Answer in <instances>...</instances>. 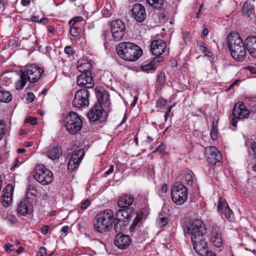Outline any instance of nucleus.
<instances>
[{"label": "nucleus", "mask_w": 256, "mask_h": 256, "mask_svg": "<svg viewBox=\"0 0 256 256\" xmlns=\"http://www.w3.org/2000/svg\"><path fill=\"white\" fill-rule=\"evenodd\" d=\"M147 4L150 6L158 10L162 8L164 0H146Z\"/></svg>", "instance_id": "f704fd0d"}, {"label": "nucleus", "mask_w": 256, "mask_h": 256, "mask_svg": "<svg viewBox=\"0 0 256 256\" xmlns=\"http://www.w3.org/2000/svg\"><path fill=\"white\" fill-rule=\"evenodd\" d=\"M184 179L186 184L192 185L193 182L192 174L188 172L185 174Z\"/></svg>", "instance_id": "c03bdc74"}, {"label": "nucleus", "mask_w": 256, "mask_h": 256, "mask_svg": "<svg viewBox=\"0 0 256 256\" xmlns=\"http://www.w3.org/2000/svg\"><path fill=\"white\" fill-rule=\"evenodd\" d=\"M68 230H69V226H65L61 228L60 232L66 234L68 232Z\"/></svg>", "instance_id": "0e129e2a"}, {"label": "nucleus", "mask_w": 256, "mask_h": 256, "mask_svg": "<svg viewBox=\"0 0 256 256\" xmlns=\"http://www.w3.org/2000/svg\"><path fill=\"white\" fill-rule=\"evenodd\" d=\"M244 241L246 242V244L248 246L256 244V240L250 236L246 237Z\"/></svg>", "instance_id": "37998d69"}, {"label": "nucleus", "mask_w": 256, "mask_h": 256, "mask_svg": "<svg viewBox=\"0 0 256 256\" xmlns=\"http://www.w3.org/2000/svg\"><path fill=\"white\" fill-rule=\"evenodd\" d=\"M44 70L35 64H32L26 66L24 70L22 71L20 78L16 83V88L18 90H22L28 80L30 82H36L40 78Z\"/></svg>", "instance_id": "7ed1b4c3"}, {"label": "nucleus", "mask_w": 256, "mask_h": 256, "mask_svg": "<svg viewBox=\"0 0 256 256\" xmlns=\"http://www.w3.org/2000/svg\"><path fill=\"white\" fill-rule=\"evenodd\" d=\"M208 30L207 28H204L202 31V36H206L208 35Z\"/></svg>", "instance_id": "774afa93"}, {"label": "nucleus", "mask_w": 256, "mask_h": 256, "mask_svg": "<svg viewBox=\"0 0 256 256\" xmlns=\"http://www.w3.org/2000/svg\"><path fill=\"white\" fill-rule=\"evenodd\" d=\"M82 16H76L70 20L69 22L70 26H74L78 22L82 21Z\"/></svg>", "instance_id": "a18cd8bd"}, {"label": "nucleus", "mask_w": 256, "mask_h": 256, "mask_svg": "<svg viewBox=\"0 0 256 256\" xmlns=\"http://www.w3.org/2000/svg\"><path fill=\"white\" fill-rule=\"evenodd\" d=\"M108 114L104 110L102 105L95 104L92 108L88 112L87 116L90 122L98 121L102 122L106 121Z\"/></svg>", "instance_id": "9d476101"}, {"label": "nucleus", "mask_w": 256, "mask_h": 256, "mask_svg": "<svg viewBox=\"0 0 256 256\" xmlns=\"http://www.w3.org/2000/svg\"><path fill=\"white\" fill-rule=\"evenodd\" d=\"M30 0H22L21 4L23 6H28L30 4Z\"/></svg>", "instance_id": "e2e57ef3"}, {"label": "nucleus", "mask_w": 256, "mask_h": 256, "mask_svg": "<svg viewBox=\"0 0 256 256\" xmlns=\"http://www.w3.org/2000/svg\"><path fill=\"white\" fill-rule=\"evenodd\" d=\"M33 176L34 180L43 186L50 184L54 179L52 172L44 164H38L35 167Z\"/></svg>", "instance_id": "423d86ee"}, {"label": "nucleus", "mask_w": 256, "mask_h": 256, "mask_svg": "<svg viewBox=\"0 0 256 256\" xmlns=\"http://www.w3.org/2000/svg\"><path fill=\"white\" fill-rule=\"evenodd\" d=\"M210 240L214 246L216 248H220L223 246V241L220 232L216 228H212V229Z\"/></svg>", "instance_id": "b1692460"}, {"label": "nucleus", "mask_w": 256, "mask_h": 256, "mask_svg": "<svg viewBox=\"0 0 256 256\" xmlns=\"http://www.w3.org/2000/svg\"><path fill=\"white\" fill-rule=\"evenodd\" d=\"M184 232L188 234L192 235L191 238L193 236L198 237V236L204 234L206 232V228L203 222L200 219H194L190 220L186 224V228Z\"/></svg>", "instance_id": "6e6552de"}, {"label": "nucleus", "mask_w": 256, "mask_h": 256, "mask_svg": "<svg viewBox=\"0 0 256 256\" xmlns=\"http://www.w3.org/2000/svg\"><path fill=\"white\" fill-rule=\"evenodd\" d=\"M161 190L164 193H166L168 191V186L166 184H162L161 187Z\"/></svg>", "instance_id": "052dcab7"}, {"label": "nucleus", "mask_w": 256, "mask_h": 256, "mask_svg": "<svg viewBox=\"0 0 256 256\" xmlns=\"http://www.w3.org/2000/svg\"><path fill=\"white\" fill-rule=\"evenodd\" d=\"M70 33L72 36L76 37L79 36L81 32V30L74 26H70Z\"/></svg>", "instance_id": "a19ab883"}, {"label": "nucleus", "mask_w": 256, "mask_h": 256, "mask_svg": "<svg viewBox=\"0 0 256 256\" xmlns=\"http://www.w3.org/2000/svg\"><path fill=\"white\" fill-rule=\"evenodd\" d=\"M6 125L4 120L0 119V140L2 139L6 133Z\"/></svg>", "instance_id": "79ce46f5"}, {"label": "nucleus", "mask_w": 256, "mask_h": 256, "mask_svg": "<svg viewBox=\"0 0 256 256\" xmlns=\"http://www.w3.org/2000/svg\"><path fill=\"white\" fill-rule=\"evenodd\" d=\"M26 122H29L32 124L34 125L37 123V119L35 118H30L28 119H26Z\"/></svg>", "instance_id": "5fc2aeb1"}, {"label": "nucleus", "mask_w": 256, "mask_h": 256, "mask_svg": "<svg viewBox=\"0 0 256 256\" xmlns=\"http://www.w3.org/2000/svg\"><path fill=\"white\" fill-rule=\"evenodd\" d=\"M197 46L198 50L206 56L209 58H212L214 56L212 52L207 48L206 44L202 42H198Z\"/></svg>", "instance_id": "473e14b6"}, {"label": "nucleus", "mask_w": 256, "mask_h": 256, "mask_svg": "<svg viewBox=\"0 0 256 256\" xmlns=\"http://www.w3.org/2000/svg\"><path fill=\"white\" fill-rule=\"evenodd\" d=\"M90 202L89 200H86L83 202L81 204L80 208L82 210H86L90 205Z\"/></svg>", "instance_id": "8fccbe9b"}, {"label": "nucleus", "mask_w": 256, "mask_h": 256, "mask_svg": "<svg viewBox=\"0 0 256 256\" xmlns=\"http://www.w3.org/2000/svg\"><path fill=\"white\" fill-rule=\"evenodd\" d=\"M150 50L155 57H160L166 50V42L162 40H154L150 46Z\"/></svg>", "instance_id": "4468645a"}, {"label": "nucleus", "mask_w": 256, "mask_h": 256, "mask_svg": "<svg viewBox=\"0 0 256 256\" xmlns=\"http://www.w3.org/2000/svg\"><path fill=\"white\" fill-rule=\"evenodd\" d=\"M131 239L129 236L122 233L118 234L114 240V244L120 249H126L131 244Z\"/></svg>", "instance_id": "a211bd4d"}, {"label": "nucleus", "mask_w": 256, "mask_h": 256, "mask_svg": "<svg viewBox=\"0 0 256 256\" xmlns=\"http://www.w3.org/2000/svg\"><path fill=\"white\" fill-rule=\"evenodd\" d=\"M114 220V212L107 209L98 214L94 219V229L102 233L111 230Z\"/></svg>", "instance_id": "20e7f679"}, {"label": "nucleus", "mask_w": 256, "mask_h": 256, "mask_svg": "<svg viewBox=\"0 0 256 256\" xmlns=\"http://www.w3.org/2000/svg\"><path fill=\"white\" fill-rule=\"evenodd\" d=\"M31 21L32 22H38V18L37 16H32L31 18Z\"/></svg>", "instance_id": "338daca9"}, {"label": "nucleus", "mask_w": 256, "mask_h": 256, "mask_svg": "<svg viewBox=\"0 0 256 256\" xmlns=\"http://www.w3.org/2000/svg\"><path fill=\"white\" fill-rule=\"evenodd\" d=\"M64 52L68 55H72L74 54V52L72 48L70 46H68L64 48Z\"/></svg>", "instance_id": "603ef678"}, {"label": "nucleus", "mask_w": 256, "mask_h": 256, "mask_svg": "<svg viewBox=\"0 0 256 256\" xmlns=\"http://www.w3.org/2000/svg\"><path fill=\"white\" fill-rule=\"evenodd\" d=\"M90 93L87 89H80L76 91L72 106L76 108L87 106L89 104Z\"/></svg>", "instance_id": "9b49d317"}, {"label": "nucleus", "mask_w": 256, "mask_h": 256, "mask_svg": "<svg viewBox=\"0 0 256 256\" xmlns=\"http://www.w3.org/2000/svg\"><path fill=\"white\" fill-rule=\"evenodd\" d=\"M246 50L248 54L254 58H256V36H248L244 40Z\"/></svg>", "instance_id": "5701e85b"}, {"label": "nucleus", "mask_w": 256, "mask_h": 256, "mask_svg": "<svg viewBox=\"0 0 256 256\" xmlns=\"http://www.w3.org/2000/svg\"><path fill=\"white\" fill-rule=\"evenodd\" d=\"M116 222L114 224V230L116 232H118V234L121 233V232H124L125 230V226L128 224L126 222L123 221L121 219L116 218Z\"/></svg>", "instance_id": "72a5a7b5"}, {"label": "nucleus", "mask_w": 256, "mask_h": 256, "mask_svg": "<svg viewBox=\"0 0 256 256\" xmlns=\"http://www.w3.org/2000/svg\"><path fill=\"white\" fill-rule=\"evenodd\" d=\"M134 210L132 208H127L120 210L118 211L116 218H120L123 221L128 223L132 216L134 215Z\"/></svg>", "instance_id": "4be33fe9"}, {"label": "nucleus", "mask_w": 256, "mask_h": 256, "mask_svg": "<svg viewBox=\"0 0 256 256\" xmlns=\"http://www.w3.org/2000/svg\"><path fill=\"white\" fill-rule=\"evenodd\" d=\"M226 42L233 58L238 62H243L246 58V48L240 35L236 32H231L227 37Z\"/></svg>", "instance_id": "f257e3e1"}, {"label": "nucleus", "mask_w": 256, "mask_h": 256, "mask_svg": "<svg viewBox=\"0 0 256 256\" xmlns=\"http://www.w3.org/2000/svg\"><path fill=\"white\" fill-rule=\"evenodd\" d=\"M48 22V19L46 18H42L40 20L38 19V22L40 24H46Z\"/></svg>", "instance_id": "680f3d73"}, {"label": "nucleus", "mask_w": 256, "mask_h": 256, "mask_svg": "<svg viewBox=\"0 0 256 256\" xmlns=\"http://www.w3.org/2000/svg\"><path fill=\"white\" fill-rule=\"evenodd\" d=\"M49 230V227L48 226H45L41 228V232L43 234H46Z\"/></svg>", "instance_id": "bf43d9fd"}, {"label": "nucleus", "mask_w": 256, "mask_h": 256, "mask_svg": "<svg viewBox=\"0 0 256 256\" xmlns=\"http://www.w3.org/2000/svg\"><path fill=\"white\" fill-rule=\"evenodd\" d=\"M78 70L81 72V74H92L91 72L92 64L90 62H84L83 64L78 63L77 64Z\"/></svg>", "instance_id": "7c9ffc66"}, {"label": "nucleus", "mask_w": 256, "mask_h": 256, "mask_svg": "<svg viewBox=\"0 0 256 256\" xmlns=\"http://www.w3.org/2000/svg\"><path fill=\"white\" fill-rule=\"evenodd\" d=\"M162 57H154L152 60H151L149 62L146 64L144 63L141 66V69L143 71L155 69L156 67L157 64L162 62Z\"/></svg>", "instance_id": "cd10ccee"}, {"label": "nucleus", "mask_w": 256, "mask_h": 256, "mask_svg": "<svg viewBox=\"0 0 256 256\" xmlns=\"http://www.w3.org/2000/svg\"><path fill=\"white\" fill-rule=\"evenodd\" d=\"M218 210L219 211L221 210L222 214L230 222H232L234 220L232 212L230 208L226 201L222 198H220L219 200Z\"/></svg>", "instance_id": "6ab92c4d"}, {"label": "nucleus", "mask_w": 256, "mask_h": 256, "mask_svg": "<svg viewBox=\"0 0 256 256\" xmlns=\"http://www.w3.org/2000/svg\"><path fill=\"white\" fill-rule=\"evenodd\" d=\"M76 82L78 86L85 88V89L92 88L94 86V80L92 74H80L78 77Z\"/></svg>", "instance_id": "f3484780"}, {"label": "nucleus", "mask_w": 256, "mask_h": 256, "mask_svg": "<svg viewBox=\"0 0 256 256\" xmlns=\"http://www.w3.org/2000/svg\"><path fill=\"white\" fill-rule=\"evenodd\" d=\"M142 216L143 214L142 212L137 214L136 217L134 218L132 224L130 226V232H134L138 226L139 227L141 226Z\"/></svg>", "instance_id": "2f4dec72"}, {"label": "nucleus", "mask_w": 256, "mask_h": 256, "mask_svg": "<svg viewBox=\"0 0 256 256\" xmlns=\"http://www.w3.org/2000/svg\"><path fill=\"white\" fill-rule=\"evenodd\" d=\"M166 146L163 144H161L156 150V152H159L162 154H164L165 152V149Z\"/></svg>", "instance_id": "3c124183"}, {"label": "nucleus", "mask_w": 256, "mask_h": 256, "mask_svg": "<svg viewBox=\"0 0 256 256\" xmlns=\"http://www.w3.org/2000/svg\"><path fill=\"white\" fill-rule=\"evenodd\" d=\"M13 190L14 188L10 184L6 185L4 189L2 204L4 206H8L11 204Z\"/></svg>", "instance_id": "393cba45"}, {"label": "nucleus", "mask_w": 256, "mask_h": 256, "mask_svg": "<svg viewBox=\"0 0 256 256\" xmlns=\"http://www.w3.org/2000/svg\"><path fill=\"white\" fill-rule=\"evenodd\" d=\"M32 200L30 198H26L22 200L18 208V212L21 215L26 216L32 211Z\"/></svg>", "instance_id": "aec40b11"}, {"label": "nucleus", "mask_w": 256, "mask_h": 256, "mask_svg": "<svg viewBox=\"0 0 256 256\" xmlns=\"http://www.w3.org/2000/svg\"><path fill=\"white\" fill-rule=\"evenodd\" d=\"M84 156V150L80 149L74 151L69 160L68 168L70 171L76 170L79 166Z\"/></svg>", "instance_id": "ddd939ff"}, {"label": "nucleus", "mask_w": 256, "mask_h": 256, "mask_svg": "<svg viewBox=\"0 0 256 256\" xmlns=\"http://www.w3.org/2000/svg\"><path fill=\"white\" fill-rule=\"evenodd\" d=\"M132 17L138 22H142L146 18L144 7L140 4H134L131 10Z\"/></svg>", "instance_id": "dca6fc26"}, {"label": "nucleus", "mask_w": 256, "mask_h": 256, "mask_svg": "<svg viewBox=\"0 0 256 256\" xmlns=\"http://www.w3.org/2000/svg\"><path fill=\"white\" fill-rule=\"evenodd\" d=\"M171 198L177 205H182L188 199V190L186 187L180 182H176L171 190Z\"/></svg>", "instance_id": "0eeeda50"}, {"label": "nucleus", "mask_w": 256, "mask_h": 256, "mask_svg": "<svg viewBox=\"0 0 256 256\" xmlns=\"http://www.w3.org/2000/svg\"><path fill=\"white\" fill-rule=\"evenodd\" d=\"M166 82V77L164 74L163 72H160L158 75V77L156 78V84L160 86H164Z\"/></svg>", "instance_id": "e433bc0d"}, {"label": "nucleus", "mask_w": 256, "mask_h": 256, "mask_svg": "<svg viewBox=\"0 0 256 256\" xmlns=\"http://www.w3.org/2000/svg\"><path fill=\"white\" fill-rule=\"evenodd\" d=\"M12 246H13L12 244L8 243L4 245V248L6 252H11L12 250L10 249V248Z\"/></svg>", "instance_id": "4d7b16f0"}, {"label": "nucleus", "mask_w": 256, "mask_h": 256, "mask_svg": "<svg viewBox=\"0 0 256 256\" xmlns=\"http://www.w3.org/2000/svg\"><path fill=\"white\" fill-rule=\"evenodd\" d=\"M98 104H104L108 106L110 104V96L105 92H99L97 93Z\"/></svg>", "instance_id": "c756f323"}, {"label": "nucleus", "mask_w": 256, "mask_h": 256, "mask_svg": "<svg viewBox=\"0 0 256 256\" xmlns=\"http://www.w3.org/2000/svg\"><path fill=\"white\" fill-rule=\"evenodd\" d=\"M134 200V197L132 195H124L119 198L118 202V206L123 208H130Z\"/></svg>", "instance_id": "a878e982"}, {"label": "nucleus", "mask_w": 256, "mask_h": 256, "mask_svg": "<svg viewBox=\"0 0 256 256\" xmlns=\"http://www.w3.org/2000/svg\"><path fill=\"white\" fill-rule=\"evenodd\" d=\"M210 136L214 140H215L218 138V130L217 128H212L210 132Z\"/></svg>", "instance_id": "09e8293b"}, {"label": "nucleus", "mask_w": 256, "mask_h": 256, "mask_svg": "<svg viewBox=\"0 0 256 256\" xmlns=\"http://www.w3.org/2000/svg\"><path fill=\"white\" fill-rule=\"evenodd\" d=\"M250 149L256 156V142H252L250 144Z\"/></svg>", "instance_id": "6e6d98bb"}, {"label": "nucleus", "mask_w": 256, "mask_h": 256, "mask_svg": "<svg viewBox=\"0 0 256 256\" xmlns=\"http://www.w3.org/2000/svg\"><path fill=\"white\" fill-rule=\"evenodd\" d=\"M166 100L163 98H160L156 100V105L157 106H164L166 105Z\"/></svg>", "instance_id": "de8ad7c7"}, {"label": "nucleus", "mask_w": 256, "mask_h": 256, "mask_svg": "<svg viewBox=\"0 0 256 256\" xmlns=\"http://www.w3.org/2000/svg\"><path fill=\"white\" fill-rule=\"evenodd\" d=\"M204 154L209 162L214 164L220 162L222 158L220 152L215 146H213L206 148Z\"/></svg>", "instance_id": "2eb2a0df"}, {"label": "nucleus", "mask_w": 256, "mask_h": 256, "mask_svg": "<svg viewBox=\"0 0 256 256\" xmlns=\"http://www.w3.org/2000/svg\"><path fill=\"white\" fill-rule=\"evenodd\" d=\"M218 126V120L214 121V120L212 122V128H217Z\"/></svg>", "instance_id": "69168bd1"}, {"label": "nucleus", "mask_w": 256, "mask_h": 256, "mask_svg": "<svg viewBox=\"0 0 256 256\" xmlns=\"http://www.w3.org/2000/svg\"><path fill=\"white\" fill-rule=\"evenodd\" d=\"M65 126L67 131L72 134H74L80 131L83 122L81 117L76 112H70L66 118Z\"/></svg>", "instance_id": "39448f33"}, {"label": "nucleus", "mask_w": 256, "mask_h": 256, "mask_svg": "<svg viewBox=\"0 0 256 256\" xmlns=\"http://www.w3.org/2000/svg\"><path fill=\"white\" fill-rule=\"evenodd\" d=\"M44 154L49 158L55 160L58 159L62 154V150L58 146L50 145L45 150Z\"/></svg>", "instance_id": "412c9836"}, {"label": "nucleus", "mask_w": 256, "mask_h": 256, "mask_svg": "<svg viewBox=\"0 0 256 256\" xmlns=\"http://www.w3.org/2000/svg\"><path fill=\"white\" fill-rule=\"evenodd\" d=\"M114 166L111 165L110 166V168H108V170L105 172L104 175L106 176H108L110 174H112L114 171Z\"/></svg>", "instance_id": "13d9d810"}, {"label": "nucleus", "mask_w": 256, "mask_h": 256, "mask_svg": "<svg viewBox=\"0 0 256 256\" xmlns=\"http://www.w3.org/2000/svg\"><path fill=\"white\" fill-rule=\"evenodd\" d=\"M37 194V190L34 186L30 185L28 187L26 192V198H29L28 197L30 196H36Z\"/></svg>", "instance_id": "4c0bfd02"}, {"label": "nucleus", "mask_w": 256, "mask_h": 256, "mask_svg": "<svg viewBox=\"0 0 256 256\" xmlns=\"http://www.w3.org/2000/svg\"><path fill=\"white\" fill-rule=\"evenodd\" d=\"M125 31H120L116 32H111L112 35V37L114 40L115 41H119L122 39L124 34Z\"/></svg>", "instance_id": "ea45409f"}, {"label": "nucleus", "mask_w": 256, "mask_h": 256, "mask_svg": "<svg viewBox=\"0 0 256 256\" xmlns=\"http://www.w3.org/2000/svg\"><path fill=\"white\" fill-rule=\"evenodd\" d=\"M116 50L120 58L129 62L137 60L142 54V49L137 44L130 42L120 43Z\"/></svg>", "instance_id": "f03ea898"}, {"label": "nucleus", "mask_w": 256, "mask_h": 256, "mask_svg": "<svg viewBox=\"0 0 256 256\" xmlns=\"http://www.w3.org/2000/svg\"><path fill=\"white\" fill-rule=\"evenodd\" d=\"M35 98L34 94L31 92H28L26 94V100L28 102H32Z\"/></svg>", "instance_id": "49530a36"}, {"label": "nucleus", "mask_w": 256, "mask_h": 256, "mask_svg": "<svg viewBox=\"0 0 256 256\" xmlns=\"http://www.w3.org/2000/svg\"><path fill=\"white\" fill-rule=\"evenodd\" d=\"M12 98V96L8 92L0 90V102H8Z\"/></svg>", "instance_id": "c9c22d12"}, {"label": "nucleus", "mask_w": 256, "mask_h": 256, "mask_svg": "<svg viewBox=\"0 0 256 256\" xmlns=\"http://www.w3.org/2000/svg\"><path fill=\"white\" fill-rule=\"evenodd\" d=\"M126 26L124 23L120 20L117 19L112 22L110 24L111 32H116L120 31H125Z\"/></svg>", "instance_id": "c85d7f7f"}, {"label": "nucleus", "mask_w": 256, "mask_h": 256, "mask_svg": "<svg viewBox=\"0 0 256 256\" xmlns=\"http://www.w3.org/2000/svg\"><path fill=\"white\" fill-rule=\"evenodd\" d=\"M157 222L159 226L162 228L167 224L168 218L166 216H164L163 214H160Z\"/></svg>", "instance_id": "58836bf2"}, {"label": "nucleus", "mask_w": 256, "mask_h": 256, "mask_svg": "<svg viewBox=\"0 0 256 256\" xmlns=\"http://www.w3.org/2000/svg\"><path fill=\"white\" fill-rule=\"evenodd\" d=\"M250 115V110L242 102L236 104L232 110V125L236 128L238 120L248 118Z\"/></svg>", "instance_id": "1a4fd4ad"}, {"label": "nucleus", "mask_w": 256, "mask_h": 256, "mask_svg": "<svg viewBox=\"0 0 256 256\" xmlns=\"http://www.w3.org/2000/svg\"><path fill=\"white\" fill-rule=\"evenodd\" d=\"M242 12L244 16L251 19L255 17L254 6L248 2H246L242 8Z\"/></svg>", "instance_id": "bb28decb"}, {"label": "nucleus", "mask_w": 256, "mask_h": 256, "mask_svg": "<svg viewBox=\"0 0 256 256\" xmlns=\"http://www.w3.org/2000/svg\"><path fill=\"white\" fill-rule=\"evenodd\" d=\"M204 234L191 238L192 242L196 252L201 256L206 255L209 251L208 250L207 243L204 237Z\"/></svg>", "instance_id": "f8f14e48"}, {"label": "nucleus", "mask_w": 256, "mask_h": 256, "mask_svg": "<svg viewBox=\"0 0 256 256\" xmlns=\"http://www.w3.org/2000/svg\"><path fill=\"white\" fill-rule=\"evenodd\" d=\"M46 254V249L44 247H40L39 252L37 253L36 256H44Z\"/></svg>", "instance_id": "864d4df0"}]
</instances>
